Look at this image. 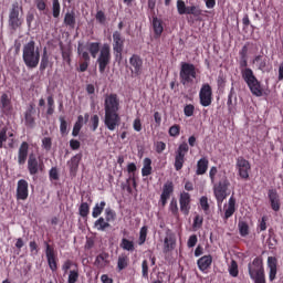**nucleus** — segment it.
I'll return each mask as SVG.
<instances>
[{"label":"nucleus","mask_w":283,"mask_h":283,"mask_svg":"<svg viewBox=\"0 0 283 283\" xmlns=\"http://www.w3.org/2000/svg\"><path fill=\"white\" fill-rule=\"evenodd\" d=\"M120 98L116 93H111L104 99V125L108 132H116L120 125Z\"/></svg>","instance_id":"f257e3e1"},{"label":"nucleus","mask_w":283,"mask_h":283,"mask_svg":"<svg viewBox=\"0 0 283 283\" xmlns=\"http://www.w3.org/2000/svg\"><path fill=\"white\" fill-rule=\"evenodd\" d=\"M22 61L29 70L39 67V63L41 62V50L36 46L34 40H31L23 45Z\"/></svg>","instance_id":"f03ea898"},{"label":"nucleus","mask_w":283,"mask_h":283,"mask_svg":"<svg viewBox=\"0 0 283 283\" xmlns=\"http://www.w3.org/2000/svg\"><path fill=\"white\" fill-rule=\"evenodd\" d=\"M230 187L231 181H229V178H227L226 175H223L219 182L213 186L214 198L220 209H222V202H224V200L231 196V192L229 191Z\"/></svg>","instance_id":"7ed1b4c3"},{"label":"nucleus","mask_w":283,"mask_h":283,"mask_svg":"<svg viewBox=\"0 0 283 283\" xmlns=\"http://www.w3.org/2000/svg\"><path fill=\"white\" fill-rule=\"evenodd\" d=\"M242 78L253 96H256L258 98L264 96V88H262V83L258 81V77L255 76V73H253V70H247L243 73Z\"/></svg>","instance_id":"20e7f679"},{"label":"nucleus","mask_w":283,"mask_h":283,"mask_svg":"<svg viewBox=\"0 0 283 283\" xmlns=\"http://www.w3.org/2000/svg\"><path fill=\"white\" fill-rule=\"evenodd\" d=\"M198 76L196 73V65L182 62L179 71V81L184 87H189L193 85V80Z\"/></svg>","instance_id":"39448f33"},{"label":"nucleus","mask_w":283,"mask_h":283,"mask_svg":"<svg viewBox=\"0 0 283 283\" xmlns=\"http://www.w3.org/2000/svg\"><path fill=\"white\" fill-rule=\"evenodd\" d=\"M112 63V48L109 44L105 43L102 45L99 50V55L97 57V65L101 74L105 73V70H107V65Z\"/></svg>","instance_id":"423d86ee"},{"label":"nucleus","mask_w":283,"mask_h":283,"mask_svg":"<svg viewBox=\"0 0 283 283\" xmlns=\"http://www.w3.org/2000/svg\"><path fill=\"white\" fill-rule=\"evenodd\" d=\"M187 154H189V144L182 142L175 151L174 167L176 171H180L185 167L187 160Z\"/></svg>","instance_id":"0eeeda50"},{"label":"nucleus","mask_w":283,"mask_h":283,"mask_svg":"<svg viewBox=\"0 0 283 283\" xmlns=\"http://www.w3.org/2000/svg\"><path fill=\"white\" fill-rule=\"evenodd\" d=\"M177 12L178 14H192L195 19L200 20V18L203 15L202 13L205 12L202 9H200L199 6H190L187 7L185 3V0H177Z\"/></svg>","instance_id":"6e6552de"},{"label":"nucleus","mask_w":283,"mask_h":283,"mask_svg":"<svg viewBox=\"0 0 283 283\" xmlns=\"http://www.w3.org/2000/svg\"><path fill=\"white\" fill-rule=\"evenodd\" d=\"M123 50H125V38L120 31L113 33V53L116 60L123 59Z\"/></svg>","instance_id":"1a4fd4ad"},{"label":"nucleus","mask_w":283,"mask_h":283,"mask_svg":"<svg viewBox=\"0 0 283 283\" xmlns=\"http://www.w3.org/2000/svg\"><path fill=\"white\" fill-rule=\"evenodd\" d=\"M199 103L202 107H209L213 103V88L209 83L201 85L199 91Z\"/></svg>","instance_id":"9d476101"},{"label":"nucleus","mask_w":283,"mask_h":283,"mask_svg":"<svg viewBox=\"0 0 283 283\" xmlns=\"http://www.w3.org/2000/svg\"><path fill=\"white\" fill-rule=\"evenodd\" d=\"M20 10H23V8L19 7V2H14L9 12V25L11 30H17L23 25V20L19 17Z\"/></svg>","instance_id":"9b49d317"},{"label":"nucleus","mask_w":283,"mask_h":283,"mask_svg":"<svg viewBox=\"0 0 283 283\" xmlns=\"http://www.w3.org/2000/svg\"><path fill=\"white\" fill-rule=\"evenodd\" d=\"M171 196H174V181L168 180L163 186L161 195H160V198L158 201L159 207L165 209V207H167V202H168L169 198H171Z\"/></svg>","instance_id":"f8f14e48"},{"label":"nucleus","mask_w":283,"mask_h":283,"mask_svg":"<svg viewBox=\"0 0 283 283\" xmlns=\"http://www.w3.org/2000/svg\"><path fill=\"white\" fill-rule=\"evenodd\" d=\"M45 165L42 160H39L34 154H31L28 158V171L30 176H36V174L43 171Z\"/></svg>","instance_id":"ddd939ff"},{"label":"nucleus","mask_w":283,"mask_h":283,"mask_svg":"<svg viewBox=\"0 0 283 283\" xmlns=\"http://www.w3.org/2000/svg\"><path fill=\"white\" fill-rule=\"evenodd\" d=\"M235 167L239 176L242 180H249V174H251V163L244 159V157H238Z\"/></svg>","instance_id":"4468645a"},{"label":"nucleus","mask_w":283,"mask_h":283,"mask_svg":"<svg viewBox=\"0 0 283 283\" xmlns=\"http://www.w3.org/2000/svg\"><path fill=\"white\" fill-rule=\"evenodd\" d=\"M45 244V255H46V262L49 264V268L54 273L59 269L57 260L56 259V250H54L53 245H50L46 241Z\"/></svg>","instance_id":"2eb2a0df"},{"label":"nucleus","mask_w":283,"mask_h":283,"mask_svg":"<svg viewBox=\"0 0 283 283\" xmlns=\"http://www.w3.org/2000/svg\"><path fill=\"white\" fill-rule=\"evenodd\" d=\"M179 207L184 216H189L191 211V195L182 191L179 196Z\"/></svg>","instance_id":"dca6fc26"},{"label":"nucleus","mask_w":283,"mask_h":283,"mask_svg":"<svg viewBox=\"0 0 283 283\" xmlns=\"http://www.w3.org/2000/svg\"><path fill=\"white\" fill-rule=\"evenodd\" d=\"M30 154V144L28 142H22L18 149L17 161L20 167H23L28 163V156Z\"/></svg>","instance_id":"f3484780"},{"label":"nucleus","mask_w":283,"mask_h":283,"mask_svg":"<svg viewBox=\"0 0 283 283\" xmlns=\"http://www.w3.org/2000/svg\"><path fill=\"white\" fill-rule=\"evenodd\" d=\"M130 72L134 76H140L143 74V59L140 55L134 54L129 59Z\"/></svg>","instance_id":"a211bd4d"},{"label":"nucleus","mask_w":283,"mask_h":283,"mask_svg":"<svg viewBox=\"0 0 283 283\" xmlns=\"http://www.w3.org/2000/svg\"><path fill=\"white\" fill-rule=\"evenodd\" d=\"M248 271L250 277L260 273H264V263L262 261V258L256 256L251 263H249Z\"/></svg>","instance_id":"6ab92c4d"},{"label":"nucleus","mask_w":283,"mask_h":283,"mask_svg":"<svg viewBox=\"0 0 283 283\" xmlns=\"http://www.w3.org/2000/svg\"><path fill=\"white\" fill-rule=\"evenodd\" d=\"M0 112L4 116H10V114H12V99L6 93L0 97Z\"/></svg>","instance_id":"aec40b11"},{"label":"nucleus","mask_w":283,"mask_h":283,"mask_svg":"<svg viewBox=\"0 0 283 283\" xmlns=\"http://www.w3.org/2000/svg\"><path fill=\"white\" fill-rule=\"evenodd\" d=\"M28 181L25 179H20L17 186V200H28Z\"/></svg>","instance_id":"412c9836"},{"label":"nucleus","mask_w":283,"mask_h":283,"mask_svg":"<svg viewBox=\"0 0 283 283\" xmlns=\"http://www.w3.org/2000/svg\"><path fill=\"white\" fill-rule=\"evenodd\" d=\"M235 197L231 196L228 200V205L224 206V214H223V220L227 222L229 218H232L233 213H235L237 209L235 208Z\"/></svg>","instance_id":"4be33fe9"},{"label":"nucleus","mask_w":283,"mask_h":283,"mask_svg":"<svg viewBox=\"0 0 283 283\" xmlns=\"http://www.w3.org/2000/svg\"><path fill=\"white\" fill-rule=\"evenodd\" d=\"M211 264H213V256L210 254L203 255L197 261V266L202 273H206L208 269H211Z\"/></svg>","instance_id":"5701e85b"},{"label":"nucleus","mask_w":283,"mask_h":283,"mask_svg":"<svg viewBox=\"0 0 283 283\" xmlns=\"http://www.w3.org/2000/svg\"><path fill=\"white\" fill-rule=\"evenodd\" d=\"M268 198L270 200L271 209L273 211H280V195H277V190L270 189L268 191Z\"/></svg>","instance_id":"b1692460"},{"label":"nucleus","mask_w":283,"mask_h":283,"mask_svg":"<svg viewBox=\"0 0 283 283\" xmlns=\"http://www.w3.org/2000/svg\"><path fill=\"white\" fill-rule=\"evenodd\" d=\"M34 105H30L24 113V125L30 129H34L36 122L34 119Z\"/></svg>","instance_id":"393cba45"},{"label":"nucleus","mask_w":283,"mask_h":283,"mask_svg":"<svg viewBox=\"0 0 283 283\" xmlns=\"http://www.w3.org/2000/svg\"><path fill=\"white\" fill-rule=\"evenodd\" d=\"M268 268L270 270L269 280H270V282H273L275 280V277L277 276V258L269 256L268 258Z\"/></svg>","instance_id":"a878e982"},{"label":"nucleus","mask_w":283,"mask_h":283,"mask_svg":"<svg viewBox=\"0 0 283 283\" xmlns=\"http://www.w3.org/2000/svg\"><path fill=\"white\" fill-rule=\"evenodd\" d=\"M176 249V234L167 233L164 239V253H171Z\"/></svg>","instance_id":"bb28decb"},{"label":"nucleus","mask_w":283,"mask_h":283,"mask_svg":"<svg viewBox=\"0 0 283 283\" xmlns=\"http://www.w3.org/2000/svg\"><path fill=\"white\" fill-rule=\"evenodd\" d=\"M252 63L260 70V72H266V67H269V57L265 55H256Z\"/></svg>","instance_id":"cd10ccee"},{"label":"nucleus","mask_w":283,"mask_h":283,"mask_svg":"<svg viewBox=\"0 0 283 283\" xmlns=\"http://www.w3.org/2000/svg\"><path fill=\"white\" fill-rule=\"evenodd\" d=\"M153 30L156 39H160V36H163V32H165L163 20L158 19V17L153 18Z\"/></svg>","instance_id":"c85d7f7f"},{"label":"nucleus","mask_w":283,"mask_h":283,"mask_svg":"<svg viewBox=\"0 0 283 283\" xmlns=\"http://www.w3.org/2000/svg\"><path fill=\"white\" fill-rule=\"evenodd\" d=\"M64 25L74 30L76 28V12L67 11L64 15Z\"/></svg>","instance_id":"c756f323"},{"label":"nucleus","mask_w":283,"mask_h":283,"mask_svg":"<svg viewBox=\"0 0 283 283\" xmlns=\"http://www.w3.org/2000/svg\"><path fill=\"white\" fill-rule=\"evenodd\" d=\"M209 169V159L207 157H202L197 161V176H205L207 174V170Z\"/></svg>","instance_id":"7c9ffc66"},{"label":"nucleus","mask_w":283,"mask_h":283,"mask_svg":"<svg viewBox=\"0 0 283 283\" xmlns=\"http://www.w3.org/2000/svg\"><path fill=\"white\" fill-rule=\"evenodd\" d=\"M82 158L83 156L81 154H77L73 156L67 163L71 174H76L78 171V165L81 164Z\"/></svg>","instance_id":"2f4dec72"},{"label":"nucleus","mask_w":283,"mask_h":283,"mask_svg":"<svg viewBox=\"0 0 283 283\" xmlns=\"http://www.w3.org/2000/svg\"><path fill=\"white\" fill-rule=\"evenodd\" d=\"M119 247H120V249H123V251H128V253H134V251H136V245H135L134 241H132L127 238L122 239Z\"/></svg>","instance_id":"473e14b6"},{"label":"nucleus","mask_w":283,"mask_h":283,"mask_svg":"<svg viewBox=\"0 0 283 283\" xmlns=\"http://www.w3.org/2000/svg\"><path fill=\"white\" fill-rule=\"evenodd\" d=\"M96 266H107L109 264V253L102 252L95 259Z\"/></svg>","instance_id":"72a5a7b5"},{"label":"nucleus","mask_w":283,"mask_h":283,"mask_svg":"<svg viewBox=\"0 0 283 283\" xmlns=\"http://www.w3.org/2000/svg\"><path fill=\"white\" fill-rule=\"evenodd\" d=\"M50 67V55L48 54V49L44 48L43 54L40 61V72H45Z\"/></svg>","instance_id":"f704fd0d"},{"label":"nucleus","mask_w":283,"mask_h":283,"mask_svg":"<svg viewBox=\"0 0 283 283\" xmlns=\"http://www.w3.org/2000/svg\"><path fill=\"white\" fill-rule=\"evenodd\" d=\"M112 226L109 224V221H107L105 218L99 217L94 222V228L97 229V231H105L106 229H109Z\"/></svg>","instance_id":"c9c22d12"},{"label":"nucleus","mask_w":283,"mask_h":283,"mask_svg":"<svg viewBox=\"0 0 283 283\" xmlns=\"http://www.w3.org/2000/svg\"><path fill=\"white\" fill-rule=\"evenodd\" d=\"M129 266V256L122 254L117 259V271H125Z\"/></svg>","instance_id":"e433bc0d"},{"label":"nucleus","mask_w":283,"mask_h":283,"mask_svg":"<svg viewBox=\"0 0 283 283\" xmlns=\"http://www.w3.org/2000/svg\"><path fill=\"white\" fill-rule=\"evenodd\" d=\"M105 207H107V202L105 201L95 203V206L93 207L92 217L98 218V216H101V213L105 211Z\"/></svg>","instance_id":"4c0bfd02"},{"label":"nucleus","mask_w":283,"mask_h":283,"mask_svg":"<svg viewBox=\"0 0 283 283\" xmlns=\"http://www.w3.org/2000/svg\"><path fill=\"white\" fill-rule=\"evenodd\" d=\"M151 159L149 157H146L144 159V166L142 168V176L143 177H147V176H151Z\"/></svg>","instance_id":"58836bf2"},{"label":"nucleus","mask_w":283,"mask_h":283,"mask_svg":"<svg viewBox=\"0 0 283 283\" xmlns=\"http://www.w3.org/2000/svg\"><path fill=\"white\" fill-rule=\"evenodd\" d=\"M88 52L92 59H96V56H98V52H101V43L99 42L88 43Z\"/></svg>","instance_id":"ea45409f"},{"label":"nucleus","mask_w":283,"mask_h":283,"mask_svg":"<svg viewBox=\"0 0 283 283\" xmlns=\"http://www.w3.org/2000/svg\"><path fill=\"white\" fill-rule=\"evenodd\" d=\"M238 229L241 238H247L250 233L249 223L247 221H239Z\"/></svg>","instance_id":"a19ab883"},{"label":"nucleus","mask_w":283,"mask_h":283,"mask_svg":"<svg viewBox=\"0 0 283 283\" xmlns=\"http://www.w3.org/2000/svg\"><path fill=\"white\" fill-rule=\"evenodd\" d=\"M168 209L175 218H178V216H180V211L178 209V200L175 197L170 200Z\"/></svg>","instance_id":"79ce46f5"},{"label":"nucleus","mask_w":283,"mask_h":283,"mask_svg":"<svg viewBox=\"0 0 283 283\" xmlns=\"http://www.w3.org/2000/svg\"><path fill=\"white\" fill-rule=\"evenodd\" d=\"M239 69L241 71L242 78H244V73L247 72V70H252L251 67H249V57H240Z\"/></svg>","instance_id":"37998d69"},{"label":"nucleus","mask_w":283,"mask_h":283,"mask_svg":"<svg viewBox=\"0 0 283 283\" xmlns=\"http://www.w3.org/2000/svg\"><path fill=\"white\" fill-rule=\"evenodd\" d=\"M52 14L54 19L61 17V2L59 0H52Z\"/></svg>","instance_id":"c03bdc74"},{"label":"nucleus","mask_w":283,"mask_h":283,"mask_svg":"<svg viewBox=\"0 0 283 283\" xmlns=\"http://www.w3.org/2000/svg\"><path fill=\"white\" fill-rule=\"evenodd\" d=\"M78 213L81 218H87V216H90V203L82 202L78 208Z\"/></svg>","instance_id":"a18cd8bd"},{"label":"nucleus","mask_w":283,"mask_h":283,"mask_svg":"<svg viewBox=\"0 0 283 283\" xmlns=\"http://www.w3.org/2000/svg\"><path fill=\"white\" fill-rule=\"evenodd\" d=\"M147 226H144L140 228L139 231V240H138V245L143 247V244H145V242H147Z\"/></svg>","instance_id":"49530a36"},{"label":"nucleus","mask_w":283,"mask_h":283,"mask_svg":"<svg viewBox=\"0 0 283 283\" xmlns=\"http://www.w3.org/2000/svg\"><path fill=\"white\" fill-rule=\"evenodd\" d=\"M203 222H205V218L200 214H197L193 218V223H192L193 231H198V229H201Z\"/></svg>","instance_id":"de8ad7c7"},{"label":"nucleus","mask_w":283,"mask_h":283,"mask_svg":"<svg viewBox=\"0 0 283 283\" xmlns=\"http://www.w3.org/2000/svg\"><path fill=\"white\" fill-rule=\"evenodd\" d=\"M95 19L99 25H105V23H107V15H105V11L103 10L96 12Z\"/></svg>","instance_id":"09e8293b"},{"label":"nucleus","mask_w":283,"mask_h":283,"mask_svg":"<svg viewBox=\"0 0 283 283\" xmlns=\"http://www.w3.org/2000/svg\"><path fill=\"white\" fill-rule=\"evenodd\" d=\"M105 220L109 222H114L116 220V211L112 208H106L105 209Z\"/></svg>","instance_id":"8fccbe9b"},{"label":"nucleus","mask_w":283,"mask_h":283,"mask_svg":"<svg viewBox=\"0 0 283 283\" xmlns=\"http://www.w3.org/2000/svg\"><path fill=\"white\" fill-rule=\"evenodd\" d=\"M229 274L231 275V277H238V275L240 274V271L238 270V262H235V260L231 261V264L229 266Z\"/></svg>","instance_id":"3c124183"},{"label":"nucleus","mask_w":283,"mask_h":283,"mask_svg":"<svg viewBox=\"0 0 283 283\" xmlns=\"http://www.w3.org/2000/svg\"><path fill=\"white\" fill-rule=\"evenodd\" d=\"M8 140V128L7 126L0 129V149H3V143Z\"/></svg>","instance_id":"603ef678"},{"label":"nucleus","mask_w":283,"mask_h":283,"mask_svg":"<svg viewBox=\"0 0 283 283\" xmlns=\"http://www.w3.org/2000/svg\"><path fill=\"white\" fill-rule=\"evenodd\" d=\"M169 136H171L172 138H176L178 136H180V125L175 124L172 125L169 130H168Z\"/></svg>","instance_id":"864d4df0"},{"label":"nucleus","mask_w":283,"mask_h":283,"mask_svg":"<svg viewBox=\"0 0 283 283\" xmlns=\"http://www.w3.org/2000/svg\"><path fill=\"white\" fill-rule=\"evenodd\" d=\"M67 282L69 283H76V282H78V269L70 271Z\"/></svg>","instance_id":"5fc2aeb1"},{"label":"nucleus","mask_w":283,"mask_h":283,"mask_svg":"<svg viewBox=\"0 0 283 283\" xmlns=\"http://www.w3.org/2000/svg\"><path fill=\"white\" fill-rule=\"evenodd\" d=\"M251 280H253L254 283H266V275L264 272H261L260 274H254L250 276Z\"/></svg>","instance_id":"6e6d98bb"},{"label":"nucleus","mask_w":283,"mask_h":283,"mask_svg":"<svg viewBox=\"0 0 283 283\" xmlns=\"http://www.w3.org/2000/svg\"><path fill=\"white\" fill-rule=\"evenodd\" d=\"M48 116H52L54 114V97L50 95L48 97V111H46Z\"/></svg>","instance_id":"4d7b16f0"},{"label":"nucleus","mask_w":283,"mask_h":283,"mask_svg":"<svg viewBox=\"0 0 283 283\" xmlns=\"http://www.w3.org/2000/svg\"><path fill=\"white\" fill-rule=\"evenodd\" d=\"M193 112H196V106H193V104H187L184 107V114L185 116H187L188 118L193 116Z\"/></svg>","instance_id":"13d9d810"},{"label":"nucleus","mask_w":283,"mask_h":283,"mask_svg":"<svg viewBox=\"0 0 283 283\" xmlns=\"http://www.w3.org/2000/svg\"><path fill=\"white\" fill-rule=\"evenodd\" d=\"M199 202H200L201 209L207 213V211H209V209H210L209 198L203 196V197L200 198Z\"/></svg>","instance_id":"bf43d9fd"},{"label":"nucleus","mask_w":283,"mask_h":283,"mask_svg":"<svg viewBox=\"0 0 283 283\" xmlns=\"http://www.w3.org/2000/svg\"><path fill=\"white\" fill-rule=\"evenodd\" d=\"M142 275L143 277H149V263L147 260L142 262Z\"/></svg>","instance_id":"052dcab7"},{"label":"nucleus","mask_w":283,"mask_h":283,"mask_svg":"<svg viewBox=\"0 0 283 283\" xmlns=\"http://www.w3.org/2000/svg\"><path fill=\"white\" fill-rule=\"evenodd\" d=\"M42 147L45 149V151H50V149H52V138L44 137L42 139Z\"/></svg>","instance_id":"680f3d73"},{"label":"nucleus","mask_w":283,"mask_h":283,"mask_svg":"<svg viewBox=\"0 0 283 283\" xmlns=\"http://www.w3.org/2000/svg\"><path fill=\"white\" fill-rule=\"evenodd\" d=\"M197 244H198V235L196 234L190 235L187 242L188 249H193V247H196Z\"/></svg>","instance_id":"e2e57ef3"},{"label":"nucleus","mask_w":283,"mask_h":283,"mask_svg":"<svg viewBox=\"0 0 283 283\" xmlns=\"http://www.w3.org/2000/svg\"><path fill=\"white\" fill-rule=\"evenodd\" d=\"M60 132L61 134H67V122L63 116H60Z\"/></svg>","instance_id":"0e129e2a"},{"label":"nucleus","mask_w":283,"mask_h":283,"mask_svg":"<svg viewBox=\"0 0 283 283\" xmlns=\"http://www.w3.org/2000/svg\"><path fill=\"white\" fill-rule=\"evenodd\" d=\"M34 4L40 12L45 11V8H48V3L45 2V0H34Z\"/></svg>","instance_id":"69168bd1"},{"label":"nucleus","mask_w":283,"mask_h":283,"mask_svg":"<svg viewBox=\"0 0 283 283\" xmlns=\"http://www.w3.org/2000/svg\"><path fill=\"white\" fill-rule=\"evenodd\" d=\"M91 123H92V132H96L98 129V123H101L98 115H93L91 117Z\"/></svg>","instance_id":"338daca9"},{"label":"nucleus","mask_w":283,"mask_h":283,"mask_svg":"<svg viewBox=\"0 0 283 283\" xmlns=\"http://www.w3.org/2000/svg\"><path fill=\"white\" fill-rule=\"evenodd\" d=\"M165 149H167V144H165V142L155 143V151H157L158 154H163Z\"/></svg>","instance_id":"774afa93"}]
</instances>
